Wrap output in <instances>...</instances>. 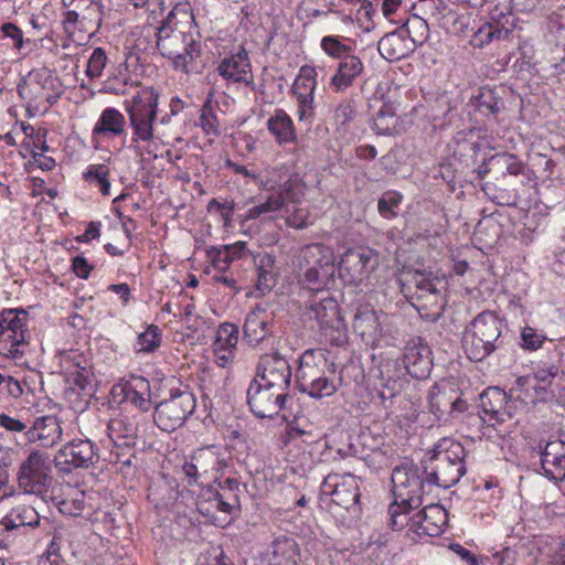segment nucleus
I'll use <instances>...</instances> for the list:
<instances>
[{"label": "nucleus", "instance_id": "nucleus-21", "mask_svg": "<svg viewBox=\"0 0 565 565\" xmlns=\"http://www.w3.org/2000/svg\"><path fill=\"white\" fill-rule=\"evenodd\" d=\"M28 495L23 492L14 495L11 509L1 522L7 531L21 526L36 527L40 525V514L31 503L26 502Z\"/></svg>", "mask_w": 565, "mask_h": 565}, {"label": "nucleus", "instance_id": "nucleus-44", "mask_svg": "<svg viewBox=\"0 0 565 565\" xmlns=\"http://www.w3.org/2000/svg\"><path fill=\"white\" fill-rule=\"evenodd\" d=\"M302 278L300 279L301 285L305 289L310 291L312 296L322 295V290H328L326 285L331 275L326 270H316L315 268L303 267Z\"/></svg>", "mask_w": 565, "mask_h": 565}, {"label": "nucleus", "instance_id": "nucleus-13", "mask_svg": "<svg viewBox=\"0 0 565 565\" xmlns=\"http://www.w3.org/2000/svg\"><path fill=\"white\" fill-rule=\"evenodd\" d=\"M274 318L270 317L266 310L256 307L245 318L243 339L250 347L265 349L274 343Z\"/></svg>", "mask_w": 565, "mask_h": 565}, {"label": "nucleus", "instance_id": "nucleus-43", "mask_svg": "<svg viewBox=\"0 0 565 565\" xmlns=\"http://www.w3.org/2000/svg\"><path fill=\"white\" fill-rule=\"evenodd\" d=\"M275 259L273 256L266 254L259 258L258 263V278L256 287L262 292L270 291L276 285L277 273L274 271Z\"/></svg>", "mask_w": 565, "mask_h": 565}, {"label": "nucleus", "instance_id": "nucleus-24", "mask_svg": "<svg viewBox=\"0 0 565 565\" xmlns=\"http://www.w3.org/2000/svg\"><path fill=\"white\" fill-rule=\"evenodd\" d=\"M364 70L362 60L351 55L339 61L335 73L331 76L329 88L333 93H344L352 87Z\"/></svg>", "mask_w": 565, "mask_h": 565}, {"label": "nucleus", "instance_id": "nucleus-28", "mask_svg": "<svg viewBox=\"0 0 565 565\" xmlns=\"http://www.w3.org/2000/svg\"><path fill=\"white\" fill-rule=\"evenodd\" d=\"M280 170L281 173L278 175V179L273 180L274 184L267 190H275L277 185L278 190L276 193L285 196V203L287 201L291 203L300 202L306 189L302 178L298 173H290L289 169L285 166Z\"/></svg>", "mask_w": 565, "mask_h": 565}, {"label": "nucleus", "instance_id": "nucleus-57", "mask_svg": "<svg viewBox=\"0 0 565 565\" xmlns=\"http://www.w3.org/2000/svg\"><path fill=\"white\" fill-rule=\"evenodd\" d=\"M335 391L337 386L334 382L330 381L324 373L321 375V379L315 381L313 384L307 385L301 393H306L313 398H322L333 395Z\"/></svg>", "mask_w": 565, "mask_h": 565}, {"label": "nucleus", "instance_id": "nucleus-30", "mask_svg": "<svg viewBox=\"0 0 565 565\" xmlns=\"http://www.w3.org/2000/svg\"><path fill=\"white\" fill-rule=\"evenodd\" d=\"M126 131L125 116L116 108H105L93 128V136L116 137Z\"/></svg>", "mask_w": 565, "mask_h": 565}, {"label": "nucleus", "instance_id": "nucleus-33", "mask_svg": "<svg viewBox=\"0 0 565 565\" xmlns=\"http://www.w3.org/2000/svg\"><path fill=\"white\" fill-rule=\"evenodd\" d=\"M189 45L180 50V57H184L183 65L177 64L174 58L171 64L173 68L181 70L184 73L196 72L199 73L203 68V62L201 60L202 47L201 41L196 40L194 34L188 39Z\"/></svg>", "mask_w": 565, "mask_h": 565}, {"label": "nucleus", "instance_id": "nucleus-9", "mask_svg": "<svg viewBox=\"0 0 565 565\" xmlns=\"http://www.w3.org/2000/svg\"><path fill=\"white\" fill-rule=\"evenodd\" d=\"M64 7H71L64 13L63 25L66 32H73L75 28L84 31L96 32L99 30L104 18V4L102 0H62Z\"/></svg>", "mask_w": 565, "mask_h": 565}, {"label": "nucleus", "instance_id": "nucleus-2", "mask_svg": "<svg viewBox=\"0 0 565 565\" xmlns=\"http://www.w3.org/2000/svg\"><path fill=\"white\" fill-rule=\"evenodd\" d=\"M445 290L446 281L431 271H408L401 279V292L404 297L420 316L433 321L444 313L446 307Z\"/></svg>", "mask_w": 565, "mask_h": 565}, {"label": "nucleus", "instance_id": "nucleus-7", "mask_svg": "<svg viewBox=\"0 0 565 565\" xmlns=\"http://www.w3.org/2000/svg\"><path fill=\"white\" fill-rule=\"evenodd\" d=\"M337 476H328L321 484V501L329 498L332 507L331 512H337L335 508H341L354 515L359 514L360 508V486L358 479L352 475H345L341 481H337Z\"/></svg>", "mask_w": 565, "mask_h": 565}, {"label": "nucleus", "instance_id": "nucleus-4", "mask_svg": "<svg viewBox=\"0 0 565 565\" xmlns=\"http://www.w3.org/2000/svg\"><path fill=\"white\" fill-rule=\"evenodd\" d=\"M158 100L159 94L153 87H142L130 100L125 102V110L132 129V145L154 139L153 124L158 115Z\"/></svg>", "mask_w": 565, "mask_h": 565}, {"label": "nucleus", "instance_id": "nucleus-23", "mask_svg": "<svg viewBox=\"0 0 565 565\" xmlns=\"http://www.w3.org/2000/svg\"><path fill=\"white\" fill-rule=\"evenodd\" d=\"M353 330L366 345L376 347L383 334L379 313L369 307L359 308L354 315Z\"/></svg>", "mask_w": 565, "mask_h": 565}, {"label": "nucleus", "instance_id": "nucleus-55", "mask_svg": "<svg viewBox=\"0 0 565 565\" xmlns=\"http://www.w3.org/2000/svg\"><path fill=\"white\" fill-rule=\"evenodd\" d=\"M520 345L525 351H536L542 348L543 343L547 340V337L543 331L525 326L522 328L520 333Z\"/></svg>", "mask_w": 565, "mask_h": 565}, {"label": "nucleus", "instance_id": "nucleus-61", "mask_svg": "<svg viewBox=\"0 0 565 565\" xmlns=\"http://www.w3.org/2000/svg\"><path fill=\"white\" fill-rule=\"evenodd\" d=\"M22 394L23 388L18 380L0 373V402L10 397L19 398Z\"/></svg>", "mask_w": 565, "mask_h": 565}, {"label": "nucleus", "instance_id": "nucleus-25", "mask_svg": "<svg viewBox=\"0 0 565 565\" xmlns=\"http://www.w3.org/2000/svg\"><path fill=\"white\" fill-rule=\"evenodd\" d=\"M377 51L386 61H399L415 51V45L407 39L403 30H395L381 38Z\"/></svg>", "mask_w": 565, "mask_h": 565}, {"label": "nucleus", "instance_id": "nucleus-32", "mask_svg": "<svg viewBox=\"0 0 565 565\" xmlns=\"http://www.w3.org/2000/svg\"><path fill=\"white\" fill-rule=\"evenodd\" d=\"M267 128L279 143H289L297 140L294 122L282 109H277L267 120Z\"/></svg>", "mask_w": 565, "mask_h": 565}, {"label": "nucleus", "instance_id": "nucleus-54", "mask_svg": "<svg viewBox=\"0 0 565 565\" xmlns=\"http://www.w3.org/2000/svg\"><path fill=\"white\" fill-rule=\"evenodd\" d=\"M491 164L501 170L503 174L518 175L523 169L519 158L511 153H499L491 158Z\"/></svg>", "mask_w": 565, "mask_h": 565}, {"label": "nucleus", "instance_id": "nucleus-34", "mask_svg": "<svg viewBox=\"0 0 565 565\" xmlns=\"http://www.w3.org/2000/svg\"><path fill=\"white\" fill-rule=\"evenodd\" d=\"M26 338L22 331H10L0 328V354L14 360L22 358L24 354L23 348L28 343Z\"/></svg>", "mask_w": 565, "mask_h": 565}, {"label": "nucleus", "instance_id": "nucleus-27", "mask_svg": "<svg viewBox=\"0 0 565 565\" xmlns=\"http://www.w3.org/2000/svg\"><path fill=\"white\" fill-rule=\"evenodd\" d=\"M300 266L319 271L326 270L331 276L335 271L333 254L323 244H310L303 247L300 253Z\"/></svg>", "mask_w": 565, "mask_h": 565}, {"label": "nucleus", "instance_id": "nucleus-14", "mask_svg": "<svg viewBox=\"0 0 565 565\" xmlns=\"http://www.w3.org/2000/svg\"><path fill=\"white\" fill-rule=\"evenodd\" d=\"M173 19L174 12L170 11L163 20L162 25L159 28L157 47L163 57L171 62L177 58V64L183 65L184 57H180V50L185 47L184 45H189L188 39H190L193 33L171 26Z\"/></svg>", "mask_w": 565, "mask_h": 565}, {"label": "nucleus", "instance_id": "nucleus-63", "mask_svg": "<svg viewBox=\"0 0 565 565\" xmlns=\"http://www.w3.org/2000/svg\"><path fill=\"white\" fill-rule=\"evenodd\" d=\"M514 554V551L504 547L493 552L491 555L481 556V563H488L489 565H513L515 559Z\"/></svg>", "mask_w": 565, "mask_h": 565}, {"label": "nucleus", "instance_id": "nucleus-3", "mask_svg": "<svg viewBox=\"0 0 565 565\" xmlns=\"http://www.w3.org/2000/svg\"><path fill=\"white\" fill-rule=\"evenodd\" d=\"M502 320L492 311L479 313L465 332L463 348L471 361H483L497 349H500L507 338L502 334Z\"/></svg>", "mask_w": 565, "mask_h": 565}, {"label": "nucleus", "instance_id": "nucleus-29", "mask_svg": "<svg viewBox=\"0 0 565 565\" xmlns=\"http://www.w3.org/2000/svg\"><path fill=\"white\" fill-rule=\"evenodd\" d=\"M124 399L137 406L142 412H148L151 407L150 384L141 376H132L121 386Z\"/></svg>", "mask_w": 565, "mask_h": 565}, {"label": "nucleus", "instance_id": "nucleus-38", "mask_svg": "<svg viewBox=\"0 0 565 565\" xmlns=\"http://www.w3.org/2000/svg\"><path fill=\"white\" fill-rule=\"evenodd\" d=\"M418 507H408L406 503H402L401 500H395L388 505V526L393 531H399L404 527H408L412 532V523L414 515L409 516V512L417 509Z\"/></svg>", "mask_w": 565, "mask_h": 565}, {"label": "nucleus", "instance_id": "nucleus-41", "mask_svg": "<svg viewBox=\"0 0 565 565\" xmlns=\"http://www.w3.org/2000/svg\"><path fill=\"white\" fill-rule=\"evenodd\" d=\"M36 84L34 86L30 85L26 79L22 78L18 84V94L20 98L26 100L29 104L36 103L39 98H42V90L49 86L53 85L54 79L52 76L36 73L35 75Z\"/></svg>", "mask_w": 565, "mask_h": 565}, {"label": "nucleus", "instance_id": "nucleus-60", "mask_svg": "<svg viewBox=\"0 0 565 565\" xmlns=\"http://www.w3.org/2000/svg\"><path fill=\"white\" fill-rule=\"evenodd\" d=\"M107 60L106 52L103 47L94 49L88 58L86 75L92 79L99 77L107 64Z\"/></svg>", "mask_w": 565, "mask_h": 565}, {"label": "nucleus", "instance_id": "nucleus-49", "mask_svg": "<svg viewBox=\"0 0 565 565\" xmlns=\"http://www.w3.org/2000/svg\"><path fill=\"white\" fill-rule=\"evenodd\" d=\"M238 326L235 323H222L215 337V344L222 350L234 349L238 342Z\"/></svg>", "mask_w": 565, "mask_h": 565}, {"label": "nucleus", "instance_id": "nucleus-37", "mask_svg": "<svg viewBox=\"0 0 565 565\" xmlns=\"http://www.w3.org/2000/svg\"><path fill=\"white\" fill-rule=\"evenodd\" d=\"M218 73L225 79H231L235 83L249 84L253 81L252 67H243V65L233 57H225L220 63Z\"/></svg>", "mask_w": 565, "mask_h": 565}, {"label": "nucleus", "instance_id": "nucleus-56", "mask_svg": "<svg viewBox=\"0 0 565 565\" xmlns=\"http://www.w3.org/2000/svg\"><path fill=\"white\" fill-rule=\"evenodd\" d=\"M218 490L212 487H207L202 490L200 493L198 500H196V508L198 511L204 515V516H214L215 514V505L218 501L220 495Z\"/></svg>", "mask_w": 565, "mask_h": 565}, {"label": "nucleus", "instance_id": "nucleus-1", "mask_svg": "<svg viewBox=\"0 0 565 565\" xmlns=\"http://www.w3.org/2000/svg\"><path fill=\"white\" fill-rule=\"evenodd\" d=\"M466 456L467 451L460 443L447 438L439 440L427 458L422 461L427 487L449 489L457 484L467 471Z\"/></svg>", "mask_w": 565, "mask_h": 565}, {"label": "nucleus", "instance_id": "nucleus-53", "mask_svg": "<svg viewBox=\"0 0 565 565\" xmlns=\"http://www.w3.org/2000/svg\"><path fill=\"white\" fill-rule=\"evenodd\" d=\"M28 312L25 310H9L3 312L0 319V328L8 329L10 331H22L29 337L28 328Z\"/></svg>", "mask_w": 565, "mask_h": 565}, {"label": "nucleus", "instance_id": "nucleus-48", "mask_svg": "<svg viewBox=\"0 0 565 565\" xmlns=\"http://www.w3.org/2000/svg\"><path fill=\"white\" fill-rule=\"evenodd\" d=\"M109 168L105 164H92L84 174L86 181L99 188L103 195H109L110 182L108 180Z\"/></svg>", "mask_w": 565, "mask_h": 565}, {"label": "nucleus", "instance_id": "nucleus-5", "mask_svg": "<svg viewBox=\"0 0 565 565\" xmlns=\"http://www.w3.org/2000/svg\"><path fill=\"white\" fill-rule=\"evenodd\" d=\"M52 472L50 455L39 449L31 450L17 472L18 487L24 494L43 498L52 486Z\"/></svg>", "mask_w": 565, "mask_h": 565}, {"label": "nucleus", "instance_id": "nucleus-18", "mask_svg": "<svg viewBox=\"0 0 565 565\" xmlns=\"http://www.w3.org/2000/svg\"><path fill=\"white\" fill-rule=\"evenodd\" d=\"M403 364L407 373L416 380H426L433 369L430 348L422 338L412 339L404 349Z\"/></svg>", "mask_w": 565, "mask_h": 565}, {"label": "nucleus", "instance_id": "nucleus-35", "mask_svg": "<svg viewBox=\"0 0 565 565\" xmlns=\"http://www.w3.org/2000/svg\"><path fill=\"white\" fill-rule=\"evenodd\" d=\"M508 394L499 387H488L480 395V407L491 419L498 418L504 413Z\"/></svg>", "mask_w": 565, "mask_h": 565}, {"label": "nucleus", "instance_id": "nucleus-12", "mask_svg": "<svg viewBox=\"0 0 565 565\" xmlns=\"http://www.w3.org/2000/svg\"><path fill=\"white\" fill-rule=\"evenodd\" d=\"M254 380L281 392H289L291 366L278 352L264 354L257 364Z\"/></svg>", "mask_w": 565, "mask_h": 565}, {"label": "nucleus", "instance_id": "nucleus-52", "mask_svg": "<svg viewBox=\"0 0 565 565\" xmlns=\"http://www.w3.org/2000/svg\"><path fill=\"white\" fill-rule=\"evenodd\" d=\"M161 344V330L156 324H150L139 333L137 338L138 352H153Z\"/></svg>", "mask_w": 565, "mask_h": 565}, {"label": "nucleus", "instance_id": "nucleus-47", "mask_svg": "<svg viewBox=\"0 0 565 565\" xmlns=\"http://www.w3.org/2000/svg\"><path fill=\"white\" fill-rule=\"evenodd\" d=\"M402 198V194L395 191L384 192L377 201V211L381 216L387 220L396 217Z\"/></svg>", "mask_w": 565, "mask_h": 565}, {"label": "nucleus", "instance_id": "nucleus-22", "mask_svg": "<svg viewBox=\"0 0 565 565\" xmlns=\"http://www.w3.org/2000/svg\"><path fill=\"white\" fill-rule=\"evenodd\" d=\"M24 435L29 443L51 448L62 439L63 430L61 422L55 416H42L35 418Z\"/></svg>", "mask_w": 565, "mask_h": 565}, {"label": "nucleus", "instance_id": "nucleus-62", "mask_svg": "<svg viewBox=\"0 0 565 565\" xmlns=\"http://www.w3.org/2000/svg\"><path fill=\"white\" fill-rule=\"evenodd\" d=\"M356 115L355 102L344 99L334 109V120L339 126L347 127Z\"/></svg>", "mask_w": 565, "mask_h": 565}, {"label": "nucleus", "instance_id": "nucleus-36", "mask_svg": "<svg viewBox=\"0 0 565 565\" xmlns=\"http://www.w3.org/2000/svg\"><path fill=\"white\" fill-rule=\"evenodd\" d=\"M511 31L499 23L486 22L475 31L470 44L473 47H483L493 40H505L509 38Z\"/></svg>", "mask_w": 565, "mask_h": 565}, {"label": "nucleus", "instance_id": "nucleus-46", "mask_svg": "<svg viewBox=\"0 0 565 565\" xmlns=\"http://www.w3.org/2000/svg\"><path fill=\"white\" fill-rule=\"evenodd\" d=\"M562 353L557 350L552 352L551 363H543L534 371L532 379L542 384L551 385L552 380L557 376Z\"/></svg>", "mask_w": 565, "mask_h": 565}, {"label": "nucleus", "instance_id": "nucleus-17", "mask_svg": "<svg viewBox=\"0 0 565 565\" xmlns=\"http://www.w3.org/2000/svg\"><path fill=\"white\" fill-rule=\"evenodd\" d=\"M396 90H388L386 99L373 117V129L377 135L394 136L403 130L399 117L406 114V107L393 98Z\"/></svg>", "mask_w": 565, "mask_h": 565}, {"label": "nucleus", "instance_id": "nucleus-20", "mask_svg": "<svg viewBox=\"0 0 565 565\" xmlns=\"http://www.w3.org/2000/svg\"><path fill=\"white\" fill-rule=\"evenodd\" d=\"M447 523V511L439 504L428 503L414 514L412 532L418 535L438 536Z\"/></svg>", "mask_w": 565, "mask_h": 565}, {"label": "nucleus", "instance_id": "nucleus-10", "mask_svg": "<svg viewBox=\"0 0 565 565\" xmlns=\"http://www.w3.org/2000/svg\"><path fill=\"white\" fill-rule=\"evenodd\" d=\"M377 254L369 247L349 249L341 257L338 271L347 285H360L377 267Z\"/></svg>", "mask_w": 565, "mask_h": 565}, {"label": "nucleus", "instance_id": "nucleus-31", "mask_svg": "<svg viewBox=\"0 0 565 565\" xmlns=\"http://www.w3.org/2000/svg\"><path fill=\"white\" fill-rule=\"evenodd\" d=\"M198 467L199 475L205 484L217 480L218 472L225 467L223 460L210 449L200 450L192 458Z\"/></svg>", "mask_w": 565, "mask_h": 565}, {"label": "nucleus", "instance_id": "nucleus-51", "mask_svg": "<svg viewBox=\"0 0 565 565\" xmlns=\"http://www.w3.org/2000/svg\"><path fill=\"white\" fill-rule=\"evenodd\" d=\"M316 77L317 72L313 67L309 65L302 66L292 86L294 94L302 92L303 94L315 95L317 85Z\"/></svg>", "mask_w": 565, "mask_h": 565}, {"label": "nucleus", "instance_id": "nucleus-19", "mask_svg": "<svg viewBox=\"0 0 565 565\" xmlns=\"http://www.w3.org/2000/svg\"><path fill=\"white\" fill-rule=\"evenodd\" d=\"M328 366V359L321 349H308L299 358V366L296 372V382L300 392L307 385L313 384L321 379L324 369Z\"/></svg>", "mask_w": 565, "mask_h": 565}, {"label": "nucleus", "instance_id": "nucleus-6", "mask_svg": "<svg viewBox=\"0 0 565 565\" xmlns=\"http://www.w3.org/2000/svg\"><path fill=\"white\" fill-rule=\"evenodd\" d=\"M195 406L196 399L189 390L171 391L169 398L156 405L153 422L163 431H174L193 414Z\"/></svg>", "mask_w": 565, "mask_h": 565}, {"label": "nucleus", "instance_id": "nucleus-64", "mask_svg": "<svg viewBox=\"0 0 565 565\" xmlns=\"http://www.w3.org/2000/svg\"><path fill=\"white\" fill-rule=\"evenodd\" d=\"M298 100V120H307L313 117V96L311 94H303L299 92V94H295Z\"/></svg>", "mask_w": 565, "mask_h": 565}, {"label": "nucleus", "instance_id": "nucleus-50", "mask_svg": "<svg viewBox=\"0 0 565 565\" xmlns=\"http://www.w3.org/2000/svg\"><path fill=\"white\" fill-rule=\"evenodd\" d=\"M320 45L326 54L333 58H338L339 61L343 60L344 57L353 55L352 47L347 44H343L340 40V36H323Z\"/></svg>", "mask_w": 565, "mask_h": 565}, {"label": "nucleus", "instance_id": "nucleus-39", "mask_svg": "<svg viewBox=\"0 0 565 565\" xmlns=\"http://www.w3.org/2000/svg\"><path fill=\"white\" fill-rule=\"evenodd\" d=\"M502 225L493 215L483 216L475 228V238L492 246L502 235Z\"/></svg>", "mask_w": 565, "mask_h": 565}, {"label": "nucleus", "instance_id": "nucleus-15", "mask_svg": "<svg viewBox=\"0 0 565 565\" xmlns=\"http://www.w3.org/2000/svg\"><path fill=\"white\" fill-rule=\"evenodd\" d=\"M61 459L75 469H88L95 467L99 461L98 447L87 438L73 439L57 451L55 456L57 467Z\"/></svg>", "mask_w": 565, "mask_h": 565}, {"label": "nucleus", "instance_id": "nucleus-11", "mask_svg": "<svg viewBox=\"0 0 565 565\" xmlns=\"http://www.w3.org/2000/svg\"><path fill=\"white\" fill-rule=\"evenodd\" d=\"M289 392L270 388L256 380H252L247 388V404L258 418H274L286 408Z\"/></svg>", "mask_w": 565, "mask_h": 565}, {"label": "nucleus", "instance_id": "nucleus-40", "mask_svg": "<svg viewBox=\"0 0 565 565\" xmlns=\"http://www.w3.org/2000/svg\"><path fill=\"white\" fill-rule=\"evenodd\" d=\"M452 395H456L455 390H441L439 385H433L428 391L429 411L438 418L444 414H449Z\"/></svg>", "mask_w": 565, "mask_h": 565}, {"label": "nucleus", "instance_id": "nucleus-16", "mask_svg": "<svg viewBox=\"0 0 565 565\" xmlns=\"http://www.w3.org/2000/svg\"><path fill=\"white\" fill-rule=\"evenodd\" d=\"M303 319L311 321L310 328L318 331L322 328H332V323H339V306L330 296L329 290H322V295L312 296L303 311Z\"/></svg>", "mask_w": 565, "mask_h": 565}, {"label": "nucleus", "instance_id": "nucleus-58", "mask_svg": "<svg viewBox=\"0 0 565 565\" xmlns=\"http://www.w3.org/2000/svg\"><path fill=\"white\" fill-rule=\"evenodd\" d=\"M535 379L531 375L520 376L515 380V385L511 388V394H515L516 398L522 401L524 404H535V399L532 398V388H535Z\"/></svg>", "mask_w": 565, "mask_h": 565}, {"label": "nucleus", "instance_id": "nucleus-26", "mask_svg": "<svg viewBox=\"0 0 565 565\" xmlns=\"http://www.w3.org/2000/svg\"><path fill=\"white\" fill-rule=\"evenodd\" d=\"M299 562V544L292 534L279 535L271 542L269 565H298Z\"/></svg>", "mask_w": 565, "mask_h": 565}, {"label": "nucleus", "instance_id": "nucleus-42", "mask_svg": "<svg viewBox=\"0 0 565 565\" xmlns=\"http://www.w3.org/2000/svg\"><path fill=\"white\" fill-rule=\"evenodd\" d=\"M398 29L405 32L407 39L412 41L415 47L424 44L429 36V25L427 21L418 15L408 18Z\"/></svg>", "mask_w": 565, "mask_h": 565}, {"label": "nucleus", "instance_id": "nucleus-45", "mask_svg": "<svg viewBox=\"0 0 565 565\" xmlns=\"http://www.w3.org/2000/svg\"><path fill=\"white\" fill-rule=\"evenodd\" d=\"M541 466L544 476L550 480L565 479V456L541 455Z\"/></svg>", "mask_w": 565, "mask_h": 565}, {"label": "nucleus", "instance_id": "nucleus-59", "mask_svg": "<svg viewBox=\"0 0 565 565\" xmlns=\"http://www.w3.org/2000/svg\"><path fill=\"white\" fill-rule=\"evenodd\" d=\"M200 126L206 135L218 136L221 134L218 129V120L211 102H206L201 108Z\"/></svg>", "mask_w": 565, "mask_h": 565}, {"label": "nucleus", "instance_id": "nucleus-8", "mask_svg": "<svg viewBox=\"0 0 565 565\" xmlns=\"http://www.w3.org/2000/svg\"><path fill=\"white\" fill-rule=\"evenodd\" d=\"M393 495L408 507H420L426 492L425 480L419 468L414 465L404 463L397 466L392 472Z\"/></svg>", "mask_w": 565, "mask_h": 565}]
</instances>
